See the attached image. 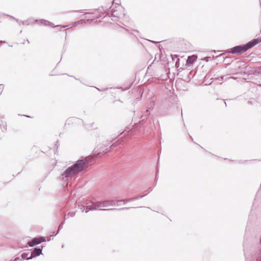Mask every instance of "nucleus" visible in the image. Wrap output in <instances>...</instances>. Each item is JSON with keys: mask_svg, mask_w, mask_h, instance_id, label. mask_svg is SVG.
<instances>
[{"mask_svg": "<svg viewBox=\"0 0 261 261\" xmlns=\"http://www.w3.org/2000/svg\"><path fill=\"white\" fill-rule=\"evenodd\" d=\"M173 56H174L173 55H171V57H172V58L173 60H174Z\"/></svg>", "mask_w": 261, "mask_h": 261, "instance_id": "36", "label": "nucleus"}, {"mask_svg": "<svg viewBox=\"0 0 261 261\" xmlns=\"http://www.w3.org/2000/svg\"><path fill=\"white\" fill-rule=\"evenodd\" d=\"M211 58L210 57H205L203 60H205L206 61H208L209 59Z\"/></svg>", "mask_w": 261, "mask_h": 261, "instance_id": "24", "label": "nucleus"}, {"mask_svg": "<svg viewBox=\"0 0 261 261\" xmlns=\"http://www.w3.org/2000/svg\"><path fill=\"white\" fill-rule=\"evenodd\" d=\"M83 207L84 208L83 211H85L86 213L88 212L89 211L99 210V205L98 204V201L94 203H92L91 204L89 205L83 206Z\"/></svg>", "mask_w": 261, "mask_h": 261, "instance_id": "7", "label": "nucleus"}, {"mask_svg": "<svg viewBox=\"0 0 261 261\" xmlns=\"http://www.w3.org/2000/svg\"><path fill=\"white\" fill-rule=\"evenodd\" d=\"M213 79L211 77V74L210 73H207L204 77L203 82L205 83L206 85H210L212 81L210 82Z\"/></svg>", "mask_w": 261, "mask_h": 261, "instance_id": "11", "label": "nucleus"}, {"mask_svg": "<svg viewBox=\"0 0 261 261\" xmlns=\"http://www.w3.org/2000/svg\"><path fill=\"white\" fill-rule=\"evenodd\" d=\"M40 22L42 24H44V25H50V26H51L53 27H60L61 25H57L56 26L54 25V24L50 22V21H48L46 20H45V19H41L40 20Z\"/></svg>", "mask_w": 261, "mask_h": 261, "instance_id": "12", "label": "nucleus"}, {"mask_svg": "<svg viewBox=\"0 0 261 261\" xmlns=\"http://www.w3.org/2000/svg\"><path fill=\"white\" fill-rule=\"evenodd\" d=\"M159 173V170H158L156 172V175H155V179L157 180L158 179V174Z\"/></svg>", "mask_w": 261, "mask_h": 261, "instance_id": "28", "label": "nucleus"}, {"mask_svg": "<svg viewBox=\"0 0 261 261\" xmlns=\"http://www.w3.org/2000/svg\"><path fill=\"white\" fill-rule=\"evenodd\" d=\"M121 9L120 6L117 4H114L113 3L109 9H107V15L109 16L110 17L119 18L120 17V16L118 15L117 11L118 9Z\"/></svg>", "mask_w": 261, "mask_h": 261, "instance_id": "3", "label": "nucleus"}, {"mask_svg": "<svg viewBox=\"0 0 261 261\" xmlns=\"http://www.w3.org/2000/svg\"><path fill=\"white\" fill-rule=\"evenodd\" d=\"M20 257H15L13 260H12V261H17V260H20Z\"/></svg>", "mask_w": 261, "mask_h": 261, "instance_id": "23", "label": "nucleus"}, {"mask_svg": "<svg viewBox=\"0 0 261 261\" xmlns=\"http://www.w3.org/2000/svg\"><path fill=\"white\" fill-rule=\"evenodd\" d=\"M26 41L28 42V43H29V40L27 39V40H26Z\"/></svg>", "mask_w": 261, "mask_h": 261, "instance_id": "39", "label": "nucleus"}, {"mask_svg": "<svg viewBox=\"0 0 261 261\" xmlns=\"http://www.w3.org/2000/svg\"><path fill=\"white\" fill-rule=\"evenodd\" d=\"M147 194H146V195ZM145 196V195L140 196L138 197H139V198H142L144 197Z\"/></svg>", "mask_w": 261, "mask_h": 261, "instance_id": "31", "label": "nucleus"}, {"mask_svg": "<svg viewBox=\"0 0 261 261\" xmlns=\"http://www.w3.org/2000/svg\"><path fill=\"white\" fill-rule=\"evenodd\" d=\"M197 59V57L196 56H192L188 57L187 61H186V66L188 67L190 66L193 65V63L196 61Z\"/></svg>", "mask_w": 261, "mask_h": 261, "instance_id": "10", "label": "nucleus"}, {"mask_svg": "<svg viewBox=\"0 0 261 261\" xmlns=\"http://www.w3.org/2000/svg\"><path fill=\"white\" fill-rule=\"evenodd\" d=\"M75 213H69L68 215L66 216V219L68 218L69 217H73L74 216Z\"/></svg>", "mask_w": 261, "mask_h": 261, "instance_id": "20", "label": "nucleus"}, {"mask_svg": "<svg viewBox=\"0 0 261 261\" xmlns=\"http://www.w3.org/2000/svg\"><path fill=\"white\" fill-rule=\"evenodd\" d=\"M23 116H25V117H29V116H27V115H23Z\"/></svg>", "mask_w": 261, "mask_h": 261, "instance_id": "37", "label": "nucleus"}, {"mask_svg": "<svg viewBox=\"0 0 261 261\" xmlns=\"http://www.w3.org/2000/svg\"><path fill=\"white\" fill-rule=\"evenodd\" d=\"M139 199V197H133V198H129L128 199V201H135L136 200H138Z\"/></svg>", "mask_w": 261, "mask_h": 261, "instance_id": "19", "label": "nucleus"}, {"mask_svg": "<svg viewBox=\"0 0 261 261\" xmlns=\"http://www.w3.org/2000/svg\"><path fill=\"white\" fill-rule=\"evenodd\" d=\"M130 202V201H128V199H122V200H118L116 201L117 202V206H119V203L123 202L124 204H126L127 202Z\"/></svg>", "mask_w": 261, "mask_h": 261, "instance_id": "16", "label": "nucleus"}, {"mask_svg": "<svg viewBox=\"0 0 261 261\" xmlns=\"http://www.w3.org/2000/svg\"><path fill=\"white\" fill-rule=\"evenodd\" d=\"M4 85L3 84H0V89L3 90L4 89Z\"/></svg>", "mask_w": 261, "mask_h": 261, "instance_id": "26", "label": "nucleus"}, {"mask_svg": "<svg viewBox=\"0 0 261 261\" xmlns=\"http://www.w3.org/2000/svg\"><path fill=\"white\" fill-rule=\"evenodd\" d=\"M247 50L245 44L237 45L233 47L231 49V52L232 54H241Z\"/></svg>", "mask_w": 261, "mask_h": 261, "instance_id": "5", "label": "nucleus"}, {"mask_svg": "<svg viewBox=\"0 0 261 261\" xmlns=\"http://www.w3.org/2000/svg\"><path fill=\"white\" fill-rule=\"evenodd\" d=\"M118 88V89H122L123 90H124V89H122V87H120V88Z\"/></svg>", "mask_w": 261, "mask_h": 261, "instance_id": "33", "label": "nucleus"}, {"mask_svg": "<svg viewBox=\"0 0 261 261\" xmlns=\"http://www.w3.org/2000/svg\"><path fill=\"white\" fill-rule=\"evenodd\" d=\"M7 16H10V17H11V18H12L14 19H15L17 22H20V21H21V20H19L18 19H17V18H15L14 17L12 16H10V15H7Z\"/></svg>", "mask_w": 261, "mask_h": 261, "instance_id": "21", "label": "nucleus"}, {"mask_svg": "<svg viewBox=\"0 0 261 261\" xmlns=\"http://www.w3.org/2000/svg\"><path fill=\"white\" fill-rule=\"evenodd\" d=\"M27 21H28V20L20 21V22H21L22 24L24 25L27 23Z\"/></svg>", "mask_w": 261, "mask_h": 261, "instance_id": "27", "label": "nucleus"}, {"mask_svg": "<svg viewBox=\"0 0 261 261\" xmlns=\"http://www.w3.org/2000/svg\"><path fill=\"white\" fill-rule=\"evenodd\" d=\"M1 127L3 132H6L7 130V125L6 124L1 125Z\"/></svg>", "mask_w": 261, "mask_h": 261, "instance_id": "18", "label": "nucleus"}, {"mask_svg": "<svg viewBox=\"0 0 261 261\" xmlns=\"http://www.w3.org/2000/svg\"><path fill=\"white\" fill-rule=\"evenodd\" d=\"M224 104H225V107H226V103L225 101H224Z\"/></svg>", "mask_w": 261, "mask_h": 261, "instance_id": "38", "label": "nucleus"}, {"mask_svg": "<svg viewBox=\"0 0 261 261\" xmlns=\"http://www.w3.org/2000/svg\"><path fill=\"white\" fill-rule=\"evenodd\" d=\"M29 255V253H23L21 255V258L20 259V260H29L33 258V256L30 255V256H28Z\"/></svg>", "mask_w": 261, "mask_h": 261, "instance_id": "13", "label": "nucleus"}, {"mask_svg": "<svg viewBox=\"0 0 261 261\" xmlns=\"http://www.w3.org/2000/svg\"><path fill=\"white\" fill-rule=\"evenodd\" d=\"M174 56H175V58H177V56L176 55H174Z\"/></svg>", "mask_w": 261, "mask_h": 261, "instance_id": "40", "label": "nucleus"}, {"mask_svg": "<svg viewBox=\"0 0 261 261\" xmlns=\"http://www.w3.org/2000/svg\"><path fill=\"white\" fill-rule=\"evenodd\" d=\"M96 89H97V90H98L99 91H105L106 90H107L108 89V88H105L103 89V90H100V89L99 88H96Z\"/></svg>", "mask_w": 261, "mask_h": 261, "instance_id": "22", "label": "nucleus"}, {"mask_svg": "<svg viewBox=\"0 0 261 261\" xmlns=\"http://www.w3.org/2000/svg\"><path fill=\"white\" fill-rule=\"evenodd\" d=\"M98 204L99 205V210L109 211V210H127L129 207H122L121 208H103L104 207H107L109 206H117V202L116 200H104L102 201H98Z\"/></svg>", "mask_w": 261, "mask_h": 261, "instance_id": "2", "label": "nucleus"}, {"mask_svg": "<svg viewBox=\"0 0 261 261\" xmlns=\"http://www.w3.org/2000/svg\"><path fill=\"white\" fill-rule=\"evenodd\" d=\"M114 146H115V143H113V144H112V145H111V146H110V148H113V147H114Z\"/></svg>", "mask_w": 261, "mask_h": 261, "instance_id": "30", "label": "nucleus"}, {"mask_svg": "<svg viewBox=\"0 0 261 261\" xmlns=\"http://www.w3.org/2000/svg\"><path fill=\"white\" fill-rule=\"evenodd\" d=\"M55 145L57 146V148H58L59 146L60 143L58 141L56 142Z\"/></svg>", "mask_w": 261, "mask_h": 261, "instance_id": "25", "label": "nucleus"}, {"mask_svg": "<svg viewBox=\"0 0 261 261\" xmlns=\"http://www.w3.org/2000/svg\"><path fill=\"white\" fill-rule=\"evenodd\" d=\"M93 159L92 156H89L83 159L77 160L74 164L65 169L61 174L60 178L66 182V185H67L69 180L71 179L73 176L85 170L90 165V162Z\"/></svg>", "mask_w": 261, "mask_h": 261, "instance_id": "1", "label": "nucleus"}, {"mask_svg": "<svg viewBox=\"0 0 261 261\" xmlns=\"http://www.w3.org/2000/svg\"><path fill=\"white\" fill-rule=\"evenodd\" d=\"M110 151V149H108V148H107L106 149H105L104 150H102V152H99L97 153V156H100L102 155H103L105 154H106L107 153H108V152Z\"/></svg>", "mask_w": 261, "mask_h": 261, "instance_id": "17", "label": "nucleus"}, {"mask_svg": "<svg viewBox=\"0 0 261 261\" xmlns=\"http://www.w3.org/2000/svg\"><path fill=\"white\" fill-rule=\"evenodd\" d=\"M66 219V215H65L64 216V220L59 225V227H58V231H57L56 233H55V236H56L58 233H59V231H60V230L61 229H62L63 228V224H64V222H65V219Z\"/></svg>", "mask_w": 261, "mask_h": 261, "instance_id": "15", "label": "nucleus"}, {"mask_svg": "<svg viewBox=\"0 0 261 261\" xmlns=\"http://www.w3.org/2000/svg\"><path fill=\"white\" fill-rule=\"evenodd\" d=\"M246 257V261H261V254L254 253L252 255H247L244 254Z\"/></svg>", "mask_w": 261, "mask_h": 261, "instance_id": "6", "label": "nucleus"}, {"mask_svg": "<svg viewBox=\"0 0 261 261\" xmlns=\"http://www.w3.org/2000/svg\"><path fill=\"white\" fill-rule=\"evenodd\" d=\"M45 241L46 240L45 237H35L28 242V246L30 247H33L35 245H38L42 242H45Z\"/></svg>", "mask_w": 261, "mask_h": 261, "instance_id": "4", "label": "nucleus"}, {"mask_svg": "<svg viewBox=\"0 0 261 261\" xmlns=\"http://www.w3.org/2000/svg\"><path fill=\"white\" fill-rule=\"evenodd\" d=\"M55 234V233L53 234V235L54 236H54H56Z\"/></svg>", "mask_w": 261, "mask_h": 261, "instance_id": "43", "label": "nucleus"}, {"mask_svg": "<svg viewBox=\"0 0 261 261\" xmlns=\"http://www.w3.org/2000/svg\"><path fill=\"white\" fill-rule=\"evenodd\" d=\"M261 41V40L259 38L254 39L248 42L246 44H245V45L247 47V50L249 48H251L252 47L255 46L257 43H259Z\"/></svg>", "mask_w": 261, "mask_h": 261, "instance_id": "9", "label": "nucleus"}, {"mask_svg": "<svg viewBox=\"0 0 261 261\" xmlns=\"http://www.w3.org/2000/svg\"><path fill=\"white\" fill-rule=\"evenodd\" d=\"M53 238H54V236L53 235H50L49 239L48 240V241H50L51 239H53Z\"/></svg>", "mask_w": 261, "mask_h": 261, "instance_id": "29", "label": "nucleus"}, {"mask_svg": "<svg viewBox=\"0 0 261 261\" xmlns=\"http://www.w3.org/2000/svg\"><path fill=\"white\" fill-rule=\"evenodd\" d=\"M121 205V203H119V206Z\"/></svg>", "mask_w": 261, "mask_h": 261, "instance_id": "42", "label": "nucleus"}, {"mask_svg": "<svg viewBox=\"0 0 261 261\" xmlns=\"http://www.w3.org/2000/svg\"><path fill=\"white\" fill-rule=\"evenodd\" d=\"M179 58H177V61H176V63H175V65H177V62H179Z\"/></svg>", "mask_w": 261, "mask_h": 261, "instance_id": "32", "label": "nucleus"}, {"mask_svg": "<svg viewBox=\"0 0 261 261\" xmlns=\"http://www.w3.org/2000/svg\"><path fill=\"white\" fill-rule=\"evenodd\" d=\"M150 114V112L148 110H146L145 112H144L143 114L141 116L142 121H144L146 118V117Z\"/></svg>", "mask_w": 261, "mask_h": 261, "instance_id": "14", "label": "nucleus"}, {"mask_svg": "<svg viewBox=\"0 0 261 261\" xmlns=\"http://www.w3.org/2000/svg\"><path fill=\"white\" fill-rule=\"evenodd\" d=\"M80 21H78L76 22V23H80Z\"/></svg>", "mask_w": 261, "mask_h": 261, "instance_id": "35", "label": "nucleus"}, {"mask_svg": "<svg viewBox=\"0 0 261 261\" xmlns=\"http://www.w3.org/2000/svg\"><path fill=\"white\" fill-rule=\"evenodd\" d=\"M259 242L261 244V236H260V239H259Z\"/></svg>", "mask_w": 261, "mask_h": 261, "instance_id": "34", "label": "nucleus"}, {"mask_svg": "<svg viewBox=\"0 0 261 261\" xmlns=\"http://www.w3.org/2000/svg\"><path fill=\"white\" fill-rule=\"evenodd\" d=\"M42 249H43V247L42 246H41V247H37L35 248L33 250L32 252L31 253V255L32 256H33V258H34L35 257H36V256H38L40 254H42Z\"/></svg>", "mask_w": 261, "mask_h": 261, "instance_id": "8", "label": "nucleus"}, {"mask_svg": "<svg viewBox=\"0 0 261 261\" xmlns=\"http://www.w3.org/2000/svg\"><path fill=\"white\" fill-rule=\"evenodd\" d=\"M190 138L192 139V140H193V139H192V136H190Z\"/></svg>", "mask_w": 261, "mask_h": 261, "instance_id": "41", "label": "nucleus"}]
</instances>
